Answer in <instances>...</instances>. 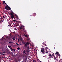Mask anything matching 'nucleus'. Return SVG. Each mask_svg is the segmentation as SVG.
<instances>
[{
  "mask_svg": "<svg viewBox=\"0 0 62 62\" xmlns=\"http://www.w3.org/2000/svg\"><path fill=\"white\" fill-rule=\"evenodd\" d=\"M5 9L7 10H10L11 9V8H10V7H8V5L6 6L5 7Z\"/></svg>",
  "mask_w": 62,
  "mask_h": 62,
  "instance_id": "nucleus-1",
  "label": "nucleus"
},
{
  "mask_svg": "<svg viewBox=\"0 0 62 62\" xmlns=\"http://www.w3.org/2000/svg\"><path fill=\"white\" fill-rule=\"evenodd\" d=\"M10 14L11 16V19H13L14 18V16L13 15V13H10Z\"/></svg>",
  "mask_w": 62,
  "mask_h": 62,
  "instance_id": "nucleus-2",
  "label": "nucleus"
},
{
  "mask_svg": "<svg viewBox=\"0 0 62 62\" xmlns=\"http://www.w3.org/2000/svg\"><path fill=\"white\" fill-rule=\"evenodd\" d=\"M25 45H24V47H26L28 45H29V43L28 42H27L26 43V44H25V43H24Z\"/></svg>",
  "mask_w": 62,
  "mask_h": 62,
  "instance_id": "nucleus-3",
  "label": "nucleus"
},
{
  "mask_svg": "<svg viewBox=\"0 0 62 62\" xmlns=\"http://www.w3.org/2000/svg\"><path fill=\"white\" fill-rule=\"evenodd\" d=\"M24 26H22L21 27H19V29L20 30H22V29H23V30L24 31V29H23V27H24Z\"/></svg>",
  "mask_w": 62,
  "mask_h": 62,
  "instance_id": "nucleus-4",
  "label": "nucleus"
},
{
  "mask_svg": "<svg viewBox=\"0 0 62 62\" xmlns=\"http://www.w3.org/2000/svg\"><path fill=\"white\" fill-rule=\"evenodd\" d=\"M28 56V54H24L23 55V57H27Z\"/></svg>",
  "mask_w": 62,
  "mask_h": 62,
  "instance_id": "nucleus-5",
  "label": "nucleus"
},
{
  "mask_svg": "<svg viewBox=\"0 0 62 62\" xmlns=\"http://www.w3.org/2000/svg\"><path fill=\"white\" fill-rule=\"evenodd\" d=\"M23 54H26L27 52V51H25V50H24L23 52Z\"/></svg>",
  "mask_w": 62,
  "mask_h": 62,
  "instance_id": "nucleus-6",
  "label": "nucleus"
},
{
  "mask_svg": "<svg viewBox=\"0 0 62 62\" xmlns=\"http://www.w3.org/2000/svg\"><path fill=\"white\" fill-rule=\"evenodd\" d=\"M44 51H45L44 49L42 48L41 51V52H44Z\"/></svg>",
  "mask_w": 62,
  "mask_h": 62,
  "instance_id": "nucleus-7",
  "label": "nucleus"
},
{
  "mask_svg": "<svg viewBox=\"0 0 62 62\" xmlns=\"http://www.w3.org/2000/svg\"><path fill=\"white\" fill-rule=\"evenodd\" d=\"M21 23V22L20 21H16V23L18 24V25H19V23Z\"/></svg>",
  "mask_w": 62,
  "mask_h": 62,
  "instance_id": "nucleus-8",
  "label": "nucleus"
},
{
  "mask_svg": "<svg viewBox=\"0 0 62 62\" xmlns=\"http://www.w3.org/2000/svg\"><path fill=\"white\" fill-rule=\"evenodd\" d=\"M20 61V60L19 59H16L15 61V62H18Z\"/></svg>",
  "mask_w": 62,
  "mask_h": 62,
  "instance_id": "nucleus-9",
  "label": "nucleus"
},
{
  "mask_svg": "<svg viewBox=\"0 0 62 62\" xmlns=\"http://www.w3.org/2000/svg\"><path fill=\"white\" fill-rule=\"evenodd\" d=\"M25 48H27L28 50H29V49H30V48H29V46H27L26 47H25Z\"/></svg>",
  "mask_w": 62,
  "mask_h": 62,
  "instance_id": "nucleus-10",
  "label": "nucleus"
},
{
  "mask_svg": "<svg viewBox=\"0 0 62 62\" xmlns=\"http://www.w3.org/2000/svg\"><path fill=\"white\" fill-rule=\"evenodd\" d=\"M49 56H51V57H53V56H52V54H50L49 55Z\"/></svg>",
  "mask_w": 62,
  "mask_h": 62,
  "instance_id": "nucleus-11",
  "label": "nucleus"
},
{
  "mask_svg": "<svg viewBox=\"0 0 62 62\" xmlns=\"http://www.w3.org/2000/svg\"><path fill=\"white\" fill-rule=\"evenodd\" d=\"M3 4H4V3H5V4H4L5 5H7V3H5V1H3Z\"/></svg>",
  "mask_w": 62,
  "mask_h": 62,
  "instance_id": "nucleus-12",
  "label": "nucleus"
},
{
  "mask_svg": "<svg viewBox=\"0 0 62 62\" xmlns=\"http://www.w3.org/2000/svg\"><path fill=\"white\" fill-rule=\"evenodd\" d=\"M15 38H14V37L13 38L11 39H12V40L13 39V40H14H14H15Z\"/></svg>",
  "mask_w": 62,
  "mask_h": 62,
  "instance_id": "nucleus-13",
  "label": "nucleus"
},
{
  "mask_svg": "<svg viewBox=\"0 0 62 62\" xmlns=\"http://www.w3.org/2000/svg\"><path fill=\"white\" fill-rule=\"evenodd\" d=\"M8 46L9 47V48H10V49H11V47H12V46Z\"/></svg>",
  "mask_w": 62,
  "mask_h": 62,
  "instance_id": "nucleus-14",
  "label": "nucleus"
},
{
  "mask_svg": "<svg viewBox=\"0 0 62 62\" xmlns=\"http://www.w3.org/2000/svg\"><path fill=\"white\" fill-rule=\"evenodd\" d=\"M24 35L25 37H28V36H27V35H26L24 34Z\"/></svg>",
  "mask_w": 62,
  "mask_h": 62,
  "instance_id": "nucleus-15",
  "label": "nucleus"
},
{
  "mask_svg": "<svg viewBox=\"0 0 62 62\" xmlns=\"http://www.w3.org/2000/svg\"><path fill=\"white\" fill-rule=\"evenodd\" d=\"M55 54H59V53L58 52H56L55 53Z\"/></svg>",
  "mask_w": 62,
  "mask_h": 62,
  "instance_id": "nucleus-16",
  "label": "nucleus"
},
{
  "mask_svg": "<svg viewBox=\"0 0 62 62\" xmlns=\"http://www.w3.org/2000/svg\"><path fill=\"white\" fill-rule=\"evenodd\" d=\"M16 18L17 19V20H18L19 19V18L18 17V16H16Z\"/></svg>",
  "mask_w": 62,
  "mask_h": 62,
  "instance_id": "nucleus-17",
  "label": "nucleus"
},
{
  "mask_svg": "<svg viewBox=\"0 0 62 62\" xmlns=\"http://www.w3.org/2000/svg\"><path fill=\"white\" fill-rule=\"evenodd\" d=\"M20 48L19 47H18L16 49L17 50H20Z\"/></svg>",
  "mask_w": 62,
  "mask_h": 62,
  "instance_id": "nucleus-18",
  "label": "nucleus"
},
{
  "mask_svg": "<svg viewBox=\"0 0 62 62\" xmlns=\"http://www.w3.org/2000/svg\"><path fill=\"white\" fill-rule=\"evenodd\" d=\"M14 14V16H15L16 17V16H17V15H16V14Z\"/></svg>",
  "mask_w": 62,
  "mask_h": 62,
  "instance_id": "nucleus-19",
  "label": "nucleus"
},
{
  "mask_svg": "<svg viewBox=\"0 0 62 62\" xmlns=\"http://www.w3.org/2000/svg\"><path fill=\"white\" fill-rule=\"evenodd\" d=\"M8 43L11 44L12 43H13V42H9Z\"/></svg>",
  "mask_w": 62,
  "mask_h": 62,
  "instance_id": "nucleus-20",
  "label": "nucleus"
},
{
  "mask_svg": "<svg viewBox=\"0 0 62 62\" xmlns=\"http://www.w3.org/2000/svg\"><path fill=\"white\" fill-rule=\"evenodd\" d=\"M11 50L13 51L14 50V49H12V48H11Z\"/></svg>",
  "mask_w": 62,
  "mask_h": 62,
  "instance_id": "nucleus-21",
  "label": "nucleus"
},
{
  "mask_svg": "<svg viewBox=\"0 0 62 62\" xmlns=\"http://www.w3.org/2000/svg\"><path fill=\"white\" fill-rule=\"evenodd\" d=\"M11 12H12V13H13V14H14V13H13V11H12V10H11Z\"/></svg>",
  "mask_w": 62,
  "mask_h": 62,
  "instance_id": "nucleus-22",
  "label": "nucleus"
},
{
  "mask_svg": "<svg viewBox=\"0 0 62 62\" xmlns=\"http://www.w3.org/2000/svg\"><path fill=\"white\" fill-rule=\"evenodd\" d=\"M48 53V51H46L45 52L46 54H47V53Z\"/></svg>",
  "mask_w": 62,
  "mask_h": 62,
  "instance_id": "nucleus-23",
  "label": "nucleus"
},
{
  "mask_svg": "<svg viewBox=\"0 0 62 62\" xmlns=\"http://www.w3.org/2000/svg\"><path fill=\"white\" fill-rule=\"evenodd\" d=\"M52 56H54V53L52 54Z\"/></svg>",
  "mask_w": 62,
  "mask_h": 62,
  "instance_id": "nucleus-24",
  "label": "nucleus"
},
{
  "mask_svg": "<svg viewBox=\"0 0 62 62\" xmlns=\"http://www.w3.org/2000/svg\"><path fill=\"white\" fill-rule=\"evenodd\" d=\"M13 21L14 22H16V20H15H15H13Z\"/></svg>",
  "mask_w": 62,
  "mask_h": 62,
  "instance_id": "nucleus-25",
  "label": "nucleus"
},
{
  "mask_svg": "<svg viewBox=\"0 0 62 62\" xmlns=\"http://www.w3.org/2000/svg\"><path fill=\"white\" fill-rule=\"evenodd\" d=\"M35 14V16H36L37 14H36V13H34Z\"/></svg>",
  "mask_w": 62,
  "mask_h": 62,
  "instance_id": "nucleus-26",
  "label": "nucleus"
},
{
  "mask_svg": "<svg viewBox=\"0 0 62 62\" xmlns=\"http://www.w3.org/2000/svg\"><path fill=\"white\" fill-rule=\"evenodd\" d=\"M42 53L43 54H44V52H42Z\"/></svg>",
  "mask_w": 62,
  "mask_h": 62,
  "instance_id": "nucleus-27",
  "label": "nucleus"
},
{
  "mask_svg": "<svg viewBox=\"0 0 62 62\" xmlns=\"http://www.w3.org/2000/svg\"><path fill=\"white\" fill-rule=\"evenodd\" d=\"M18 41L19 42H20V41L19 40V39H18Z\"/></svg>",
  "mask_w": 62,
  "mask_h": 62,
  "instance_id": "nucleus-28",
  "label": "nucleus"
},
{
  "mask_svg": "<svg viewBox=\"0 0 62 62\" xmlns=\"http://www.w3.org/2000/svg\"><path fill=\"white\" fill-rule=\"evenodd\" d=\"M15 29L16 30H17V29H16V28H15Z\"/></svg>",
  "mask_w": 62,
  "mask_h": 62,
  "instance_id": "nucleus-29",
  "label": "nucleus"
},
{
  "mask_svg": "<svg viewBox=\"0 0 62 62\" xmlns=\"http://www.w3.org/2000/svg\"><path fill=\"white\" fill-rule=\"evenodd\" d=\"M0 54H2V53H0Z\"/></svg>",
  "mask_w": 62,
  "mask_h": 62,
  "instance_id": "nucleus-30",
  "label": "nucleus"
},
{
  "mask_svg": "<svg viewBox=\"0 0 62 62\" xmlns=\"http://www.w3.org/2000/svg\"><path fill=\"white\" fill-rule=\"evenodd\" d=\"M2 22V21H1L0 22L1 23V22Z\"/></svg>",
  "mask_w": 62,
  "mask_h": 62,
  "instance_id": "nucleus-31",
  "label": "nucleus"
},
{
  "mask_svg": "<svg viewBox=\"0 0 62 62\" xmlns=\"http://www.w3.org/2000/svg\"><path fill=\"white\" fill-rule=\"evenodd\" d=\"M45 46H47V45H46V44H45Z\"/></svg>",
  "mask_w": 62,
  "mask_h": 62,
  "instance_id": "nucleus-32",
  "label": "nucleus"
},
{
  "mask_svg": "<svg viewBox=\"0 0 62 62\" xmlns=\"http://www.w3.org/2000/svg\"><path fill=\"white\" fill-rule=\"evenodd\" d=\"M13 51H15V49H14V50Z\"/></svg>",
  "mask_w": 62,
  "mask_h": 62,
  "instance_id": "nucleus-33",
  "label": "nucleus"
},
{
  "mask_svg": "<svg viewBox=\"0 0 62 62\" xmlns=\"http://www.w3.org/2000/svg\"><path fill=\"white\" fill-rule=\"evenodd\" d=\"M16 44L17 45H18V43H16Z\"/></svg>",
  "mask_w": 62,
  "mask_h": 62,
  "instance_id": "nucleus-34",
  "label": "nucleus"
},
{
  "mask_svg": "<svg viewBox=\"0 0 62 62\" xmlns=\"http://www.w3.org/2000/svg\"><path fill=\"white\" fill-rule=\"evenodd\" d=\"M17 45L19 46V44H18Z\"/></svg>",
  "mask_w": 62,
  "mask_h": 62,
  "instance_id": "nucleus-35",
  "label": "nucleus"
},
{
  "mask_svg": "<svg viewBox=\"0 0 62 62\" xmlns=\"http://www.w3.org/2000/svg\"><path fill=\"white\" fill-rule=\"evenodd\" d=\"M14 18L15 20V18L14 17Z\"/></svg>",
  "mask_w": 62,
  "mask_h": 62,
  "instance_id": "nucleus-36",
  "label": "nucleus"
},
{
  "mask_svg": "<svg viewBox=\"0 0 62 62\" xmlns=\"http://www.w3.org/2000/svg\"><path fill=\"white\" fill-rule=\"evenodd\" d=\"M20 37L21 38V36H20Z\"/></svg>",
  "mask_w": 62,
  "mask_h": 62,
  "instance_id": "nucleus-37",
  "label": "nucleus"
},
{
  "mask_svg": "<svg viewBox=\"0 0 62 62\" xmlns=\"http://www.w3.org/2000/svg\"><path fill=\"white\" fill-rule=\"evenodd\" d=\"M26 59H25V60H26Z\"/></svg>",
  "mask_w": 62,
  "mask_h": 62,
  "instance_id": "nucleus-38",
  "label": "nucleus"
},
{
  "mask_svg": "<svg viewBox=\"0 0 62 62\" xmlns=\"http://www.w3.org/2000/svg\"><path fill=\"white\" fill-rule=\"evenodd\" d=\"M5 54H3V55H4Z\"/></svg>",
  "mask_w": 62,
  "mask_h": 62,
  "instance_id": "nucleus-39",
  "label": "nucleus"
},
{
  "mask_svg": "<svg viewBox=\"0 0 62 62\" xmlns=\"http://www.w3.org/2000/svg\"><path fill=\"white\" fill-rule=\"evenodd\" d=\"M61 62H62V61H61Z\"/></svg>",
  "mask_w": 62,
  "mask_h": 62,
  "instance_id": "nucleus-40",
  "label": "nucleus"
},
{
  "mask_svg": "<svg viewBox=\"0 0 62 62\" xmlns=\"http://www.w3.org/2000/svg\"><path fill=\"white\" fill-rule=\"evenodd\" d=\"M31 16H32V15H31Z\"/></svg>",
  "mask_w": 62,
  "mask_h": 62,
  "instance_id": "nucleus-41",
  "label": "nucleus"
},
{
  "mask_svg": "<svg viewBox=\"0 0 62 62\" xmlns=\"http://www.w3.org/2000/svg\"><path fill=\"white\" fill-rule=\"evenodd\" d=\"M54 49H55V47H54Z\"/></svg>",
  "mask_w": 62,
  "mask_h": 62,
  "instance_id": "nucleus-42",
  "label": "nucleus"
},
{
  "mask_svg": "<svg viewBox=\"0 0 62 62\" xmlns=\"http://www.w3.org/2000/svg\"><path fill=\"white\" fill-rule=\"evenodd\" d=\"M47 47L46 48H47Z\"/></svg>",
  "mask_w": 62,
  "mask_h": 62,
  "instance_id": "nucleus-43",
  "label": "nucleus"
},
{
  "mask_svg": "<svg viewBox=\"0 0 62 62\" xmlns=\"http://www.w3.org/2000/svg\"><path fill=\"white\" fill-rule=\"evenodd\" d=\"M48 61L49 62V60Z\"/></svg>",
  "mask_w": 62,
  "mask_h": 62,
  "instance_id": "nucleus-44",
  "label": "nucleus"
},
{
  "mask_svg": "<svg viewBox=\"0 0 62 62\" xmlns=\"http://www.w3.org/2000/svg\"><path fill=\"white\" fill-rule=\"evenodd\" d=\"M0 4H1V3H0Z\"/></svg>",
  "mask_w": 62,
  "mask_h": 62,
  "instance_id": "nucleus-45",
  "label": "nucleus"
}]
</instances>
